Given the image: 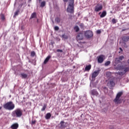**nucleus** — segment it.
<instances>
[{
	"mask_svg": "<svg viewBox=\"0 0 129 129\" xmlns=\"http://www.w3.org/2000/svg\"><path fill=\"white\" fill-rule=\"evenodd\" d=\"M39 3H41V2L42 1V0H38Z\"/></svg>",
	"mask_w": 129,
	"mask_h": 129,
	"instance_id": "79ce46f5",
	"label": "nucleus"
},
{
	"mask_svg": "<svg viewBox=\"0 0 129 129\" xmlns=\"http://www.w3.org/2000/svg\"><path fill=\"white\" fill-rule=\"evenodd\" d=\"M83 32L81 31L77 35L76 39L78 42H79V41H82V40H83Z\"/></svg>",
	"mask_w": 129,
	"mask_h": 129,
	"instance_id": "0eeeda50",
	"label": "nucleus"
},
{
	"mask_svg": "<svg viewBox=\"0 0 129 129\" xmlns=\"http://www.w3.org/2000/svg\"><path fill=\"white\" fill-rule=\"evenodd\" d=\"M50 59H51V55H48L44 60L43 62L44 64H47V63H48Z\"/></svg>",
	"mask_w": 129,
	"mask_h": 129,
	"instance_id": "4468645a",
	"label": "nucleus"
},
{
	"mask_svg": "<svg viewBox=\"0 0 129 129\" xmlns=\"http://www.w3.org/2000/svg\"><path fill=\"white\" fill-rule=\"evenodd\" d=\"M75 31L77 33L78 32H79L80 31V29L79 28V27L78 26H76L74 28Z\"/></svg>",
	"mask_w": 129,
	"mask_h": 129,
	"instance_id": "4be33fe9",
	"label": "nucleus"
},
{
	"mask_svg": "<svg viewBox=\"0 0 129 129\" xmlns=\"http://www.w3.org/2000/svg\"><path fill=\"white\" fill-rule=\"evenodd\" d=\"M112 22L113 24H116V20L115 19H113L112 20Z\"/></svg>",
	"mask_w": 129,
	"mask_h": 129,
	"instance_id": "473e14b6",
	"label": "nucleus"
},
{
	"mask_svg": "<svg viewBox=\"0 0 129 129\" xmlns=\"http://www.w3.org/2000/svg\"><path fill=\"white\" fill-rule=\"evenodd\" d=\"M110 64V61H107L105 63V66H108Z\"/></svg>",
	"mask_w": 129,
	"mask_h": 129,
	"instance_id": "c756f323",
	"label": "nucleus"
},
{
	"mask_svg": "<svg viewBox=\"0 0 129 129\" xmlns=\"http://www.w3.org/2000/svg\"><path fill=\"white\" fill-rule=\"evenodd\" d=\"M35 55H36V52H35V51H32L31 52V57H35Z\"/></svg>",
	"mask_w": 129,
	"mask_h": 129,
	"instance_id": "cd10ccee",
	"label": "nucleus"
},
{
	"mask_svg": "<svg viewBox=\"0 0 129 129\" xmlns=\"http://www.w3.org/2000/svg\"><path fill=\"white\" fill-rule=\"evenodd\" d=\"M13 117H21L23 115V110L20 108H17L12 112Z\"/></svg>",
	"mask_w": 129,
	"mask_h": 129,
	"instance_id": "7ed1b4c3",
	"label": "nucleus"
},
{
	"mask_svg": "<svg viewBox=\"0 0 129 129\" xmlns=\"http://www.w3.org/2000/svg\"><path fill=\"white\" fill-rule=\"evenodd\" d=\"M32 1V0H29V2H31Z\"/></svg>",
	"mask_w": 129,
	"mask_h": 129,
	"instance_id": "49530a36",
	"label": "nucleus"
},
{
	"mask_svg": "<svg viewBox=\"0 0 129 129\" xmlns=\"http://www.w3.org/2000/svg\"><path fill=\"white\" fill-rule=\"evenodd\" d=\"M54 30H55V31H58L59 30V27L55 26L54 27Z\"/></svg>",
	"mask_w": 129,
	"mask_h": 129,
	"instance_id": "2f4dec72",
	"label": "nucleus"
},
{
	"mask_svg": "<svg viewBox=\"0 0 129 129\" xmlns=\"http://www.w3.org/2000/svg\"><path fill=\"white\" fill-rule=\"evenodd\" d=\"M20 77L22 78V79H26L28 78V74L22 73L20 74Z\"/></svg>",
	"mask_w": 129,
	"mask_h": 129,
	"instance_id": "f8f14e48",
	"label": "nucleus"
},
{
	"mask_svg": "<svg viewBox=\"0 0 129 129\" xmlns=\"http://www.w3.org/2000/svg\"><path fill=\"white\" fill-rule=\"evenodd\" d=\"M31 123L32 124H35L36 123V120H32Z\"/></svg>",
	"mask_w": 129,
	"mask_h": 129,
	"instance_id": "4c0bfd02",
	"label": "nucleus"
},
{
	"mask_svg": "<svg viewBox=\"0 0 129 129\" xmlns=\"http://www.w3.org/2000/svg\"><path fill=\"white\" fill-rule=\"evenodd\" d=\"M82 115H83V114H82L81 115V117H82Z\"/></svg>",
	"mask_w": 129,
	"mask_h": 129,
	"instance_id": "a18cd8bd",
	"label": "nucleus"
},
{
	"mask_svg": "<svg viewBox=\"0 0 129 129\" xmlns=\"http://www.w3.org/2000/svg\"><path fill=\"white\" fill-rule=\"evenodd\" d=\"M60 21H61V19L59 17H56L55 19V21L56 22V23H57L58 24H59V23H60Z\"/></svg>",
	"mask_w": 129,
	"mask_h": 129,
	"instance_id": "5701e85b",
	"label": "nucleus"
},
{
	"mask_svg": "<svg viewBox=\"0 0 129 129\" xmlns=\"http://www.w3.org/2000/svg\"><path fill=\"white\" fill-rule=\"evenodd\" d=\"M45 6H46V2L45 1L41 2L40 7L41 8H44V7H45Z\"/></svg>",
	"mask_w": 129,
	"mask_h": 129,
	"instance_id": "b1692460",
	"label": "nucleus"
},
{
	"mask_svg": "<svg viewBox=\"0 0 129 129\" xmlns=\"http://www.w3.org/2000/svg\"><path fill=\"white\" fill-rule=\"evenodd\" d=\"M104 60V55H100L98 56V63H102Z\"/></svg>",
	"mask_w": 129,
	"mask_h": 129,
	"instance_id": "1a4fd4ad",
	"label": "nucleus"
},
{
	"mask_svg": "<svg viewBox=\"0 0 129 129\" xmlns=\"http://www.w3.org/2000/svg\"><path fill=\"white\" fill-rule=\"evenodd\" d=\"M18 127H19V124L18 123H15L11 126V128L12 129H18Z\"/></svg>",
	"mask_w": 129,
	"mask_h": 129,
	"instance_id": "ddd939ff",
	"label": "nucleus"
},
{
	"mask_svg": "<svg viewBox=\"0 0 129 129\" xmlns=\"http://www.w3.org/2000/svg\"><path fill=\"white\" fill-rule=\"evenodd\" d=\"M21 1H23V0H21Z\"/></svg>",
	"mask_w": 129,
	"mask_h": 129,
	"instance_id": "09e8293b",
	"label": "nucleus"
},
{
	"mask_svg": "<svg viewBox=\"0 0 129 129\" xmlns=\"http://www.w3.org/2000/svg\"><path fill=\"white\" fill-rule=\"evenodd\" d=\"M97 34H101V31H100V30H98L96 31Z\"/></svg>",
	"mask_w": 129,
	"mask_h": 129,
	"instance_id": "e433bc0d",
	"label": "nucleus"
},
{
	"mask_svg": "<svg viewBox=\"0 0 129 129\" xmlns=\"http://www.w3.org/2000/svg\"><path fill=\"white\" fill-rule=\"evenodd\" d=\"M60 128H65V127H66V126L65 125V122H64V121H61L60 122Z\"/></svg>",
	"mask_w": 129,
	"mask_h": 129,
	"instance_id": "2eb2a0df",
	"label": "nucleus"
},
{
	"mask_svg": "<svg viewBox=\"0 0 129 129\" xmlns=\"http://www.w3.org/2000/svg\"><path fill=\"white\" fill-rule=\"evenodd\" d=\"M121 95H122V92H118L116 95L115 99L114 100V102L116 103H119V101H120L119 98H120V96H121Z\"/></svg>",
	"mask_w": 129,
	"mask_h": 129,
	"instance_id": "6e6552de",
	"label": "nucleus"
},
{
	"mask_svg": "<svg viewBox=\"0 0 129 129\" xmlns=\"http://www.w3.org/2000/svg\"><path fill=\"white\" fill-rule=\"evenodd\" d=\"M64 3H67L68 2V0H63Z\"/></svg>",
	"mask_w": 129,
	"mask_h": 129,
	"instance_id": "a19ab883",
	"label": "nucleus"
},
{
	"mask_svg": "<svg viewBox=\"0 0 129 129\" xmlns=\"http://www.w3.org/2000/svg\"><path fill=\"white\" fill-rule=\"evenodd\" d=\"M51 115L50 113H47L45 115L46 119H50L51 118Z\"/></svg>",
	"mask_w": 129,
	"mask_h": 129,
	"instance_id": "aec40b11",
	"label": "nucleus"
},
{
	"mask_svg": "<svg viewBox=\"0 0 129 129\" xmlns=\"http://www.w3.org/2000/svg\"><path fill=\"white\" fill-rule=\"evenodd\" d=\"M100 72V70H98L97 71H95L92 74V81H94L95 80V78L98 76V74Z\"/></svg>",
	"mask_w": 129,
	"mask_h": 129,
	"instance_id": "39448f33",
	"label": "nucleus"
},
{
	"mask_svg": "<svg viewBox=\"0 0 129 129\" xmlns=\"http://www.w3.org/2000/svg\"><path fill=\"white\" fill-rule=\"evenodd\" d=\"M122 40L124 42H128L129 40V36H124L122 37Z\"/></svg>",
	"mask_w": 129,
	"mask_h": 129,
	"instance_id": "f3484780",
	"label": "nucleus"
},
{
	"mask_svg": "<svg viewBox=\"0 0 129 129\" xmlns=\"http://www.w3.org/2000/svg\"><path fill=\"white\" fill-rule=\"evenodd\" d=\"M90 69H91V64L87 65L85 68V71H90Z\"/></svg>",
	"mask_w": 129,
	"mask_h": 129,
	"instance_id": "dca6fc26",
	"label": "nucleus"
},
{
	"mask_svg": "<svg viewBox=\"0 0 129 129\" xmlns=\"http://www.w3.org/2000/svg\"><path fill=\"white\" fill-rule=\"evenodd\" d=\"M115 63H120V59L118 58V57H117L115 58Z\"/></svg>",
	"mask_w": 129,
	"mask_h": 129,
	"instance_id": "393cba45",
	"label": "nucleus"
},
{
	"mask_svg": "<svg viewBox=\"0 0 129 129\" xmlns=\"http://www.w3.org/2000/svg\"><path fill=\"white\" fill-rule=\"evenodd\" d=\"M106 16V11H104L102 12L101 15L100 16V18H104Z\"/></svg>",
	"mask_w": 129,
	"mask_h": 129,
	"instance_id": "412c9836",
	"label": "nucleus"
},
{
	"mask_svg": "<svg viewBox=\"0 0 129 129\" xmlns=\"http://www.w3.org/2000/svg\"><path fill=\"white\" fill-rule=\"evenodd\" d=\"M90 93L91 95H95V96H97L98 95V92L95 89H93L90 91Z\"/></svg>",
	"mask_w": 129,
	"mask_h": 129,
	"instance_id": "9d476101",
	"label": "nucleus"
},
{
	"mask_svg": "<svg viewBox=\"0 0 129 129\" xmlns=\"http://www.w3.org/2000/svg\"><path fill=\"white\" fill-rule=\"evenodd\" d=\"M100 14H101V12H100V13H99V15H100Z\"/></svg>",
	"mask_w": 129,
	"mask_h": 129,
	"instance_id": "c03bdc74",
	"label": "nucleus"
},
{
	"mask_svg": "<svg viewBox=\"0 0 129 129\" xmlns=\"http://www.w3.org/2000/svg\"><path fill=\"white\" fill-rule=\"evenodd\" d=\"M102 6L101 5L100 6H96L95 7V12H99L100 11H101L102 10Z\"/></svg>",
	"mask_w": 129,
	"mask_h": 129,
	"instance_id": "9b49d317",
	"label": "nucleus"
},
{
	"mask_svg": "<svg viewBox=\"0 0 129 129\" xmlns=\"http://www.w3.org/2000/svg\"><path fill=\"white\" fill-rule=\"evenodd\" d=\"M108 84L111 87H113L114 85H115V84L114 83V82L113 81H110L108 83Z\"/></svg>",
	"mask_w": 129,
	"mask_h": 129,
	"instance_id": "a211bd4d",
	"label": "nucleus"
},
{
	"mask_svg": "<svg viewBox=\"0 0 129 129\" xmlns=\"http://www.w3.org/2000/svg\"><path fill=\"white\" fill-rule=\"evenodd\" d=\"M84 34H85V36L87 39H89L91 38V37H93V33L92 32V31L90 30H88L85 31Z\"/></svg>",
	"mask_w": 129,
	"mask_h": 129,
	"instance_id": "423d86ee",
	"label": "nucleus"
},
{
	"mask_svg": "<svg viewBox=\"0 0 129 129\" xmlns=\"http://www.w3.org/2000/svg\"><path fill=\"white\" fill-rule=\"evenodd\" d=\"M119 50L121 51V52H122V48H121V47H119Z\"/></svg>",
	"mask_w": 129,
	"mask_h": 129,
	"instance_id": "58836bf2",
	"label": "nucleus"
},
{
	"mask_svg": "<svg viewBox=\"0 0 129 129\" xmlns=\"http://www.w3.org/2000/svg\"><path fill=\"white\" fill-rule=\"evenodd\" d=\"M80 28L81 29H83V27H84V25H83V23H81L80 25H79Z\"/></svg>",
	"mask_w": 129,
	"mask_h": 129,
	"instance_id": "72a5a7b5",
	"label": "nucleus"
},
{
	"mask_svg": "<svg viewBox=\"0 0 129 129\" xmlns=\"http://www.w3.org/2000/svg\"><path fill=\"white\" fill-rule=\"evenodd\" d=\"M46 107H47V105L44 104L43 105V107H42V108L41 109V111H44L45 109H46Z\"/></svg>",
	"mask_w": 129,
	"mask_h": 129,
	"instance_id": "a878e982",
	"label": "nucleus"
},
{
	"mask_svg": "<svg viewBox=\"0 0 129 129\" xmlns=\"http://www.w3.org/2000/svg\"><path fill=\"white\" fill-rule=\"evenodd\" d=\"M35 18H37V13L36 12H34L31 14L30 19H34Z\"/></svg>",
	"mask_w": 129,
	"mask_h": 129,
	"instance_id": "6ab92c4d",
	"label": "nucleus"
},
{
	"mask_svg": "<svg viewBox=\"0 0 129 129\" xmlns=\"http://www.w3.org/2000/svg\"><path fill=\"white\" fill-rule=\"evenodd\" d=\"M116 68L117 70L122 71L121 72L118 73V75H120V76H122V75H124L125 73L127 72V71H128L129 70L128 68H125V66L120 64H118Z\"/></svg>",
	"mask_w": 129,
	"mask_h": 129,
	"instance_id": "f257e3e1",
	"label": "nucleus"
},
{
	"mask_svg": "<svg viewBox=\"0 0 129 129\" xmlns=\"http://www.w3.org/2000/svg\"><path fill=\"white\" fill-rule=\"evenodd\" d=\"M119 53H120V51H119Z\"/></svg>",
	"mask_w": 129,
	"mask_h": 129,
	"instance_id": "de8ad7c7",
	"label": "nucleus"
},
{
	"mask_svg": "<svg viewBox=\"0 0 129 129\" xmlns=\"http://www.w3.org/2000/svg\"><path fill=\"white\" fill-rule=\"evenodd\" d=\"M3 107L7 110H13L15 108V104L13 101H9L3 105Z\"/></svg>",
	"mask_w": 129,
	"mask_h": 129,
	"instance_id": "f03ea898",
	"label": "nucleus"
},
{
	"mask_svg": "<svg viewBox=\"0 0 129 129\" xmlns=\"http://www.w3.org/2000/svg\"><path fill=\"white\" fill-rule=\"evenodd\" d=\"M2 108H3V107H0V110H1V109H2Z\"/></svg>",
	"mask_w": 129,
	"mask_h": 129,
	"instance_id": "37998d69",
	"label": "nucleus"
},
{
	"mask_svg": "<svg viewBox=\"0 0 129 129\" xmlns=\"http://www.w3.org/2000/svg\"><path fill=\"white\" fill-rule=\"evenodd\" d=\"M56 52L62 53L63 52V50L62 49H57Z\"/></svg>",
	"mask_w": 129,
	"mask_h": 129,
	"instance_id": "f704fd0d",
	"label": "nucleus"
},
{
	"mask_svg": "<svg viewBox=\"0 0 129 129\" xmlns=\"http://www.w3.org/2000/svg\"><path fill=\"white\" fill-rule=\"evenodd\" d=\"M57 41H60V38L59 37H56Z\"/></svg>",
	"mask_w": 129,
	"mask_h": 129,
	"instance_id": "ea45409f",
	"label": "nucleus"
},
{
	"mask_svg": "<svg viewBox=\"0 0 129 129\" xmlns=\"http://www.w3.org/2000/svg\"><path fill=\"white\" fill-rule=\"evenodd\" d=\"M118 58H119V60L121 61V60H123V59H124V56H123V55H121L119 56Z\"/></svg>",
	"mask_w": 129,
	"mask_h": 129,
	"instance_id": "c85d7f7f",
	"label": "nucleus"
},
{
	"mask_svg": "<svg viewBox=\"0 0 129 129\" xmlns=\"http://www.w3.org/2000/svg\"><path fill=\"white\" fill-rule=\"evenodd\" d=\"M74 0H71L68 9L67 10L68 13H70V14H73L74 13Z\"/></svg>",
	"mask_w": 129,
	"mask_h": 129,
	"instance_id": "20e7f679",
	"label": "nucleus"
},
{
	"mask_svg": "<svg viewBox=\"0 0 129 129\" xmlns=\"http://www.w3.org/2000/svg\"><path fill=\"white\" fill-rule=\"evenodd\" d=\"M62 38H63V39H68V36L65 34H63L62 35Z\"/></svg>",
	"mask_w": 129,
	"mask_h": 129,
	"instance_id": "7c9ffc66",
	"label": "nucleus"
},
{
	"mask_svg": "<svg viewBox=\"0 0 129 129\" xmlns=\"http://www.w3.org/2000/svg\"><path fill=\"white\" fill-rule=\"evenodd\" d=\"M20 13V10H17L15 13L14 17H16V16H18L19 15V13Z\"/></svg>",
	"mask_w": 129,
	"mask_h": 129,
	"instance_id": "bb28decb",
	"label": "nucleus"
},
{
	"mask_svg": "<svg viewBox=\"0 0 129 129\" xmlns=\"http://www.w3.org/2000/svg\"><path fill=\"white\" fill-rule=\"evenodd\" d=\"M1 19H2V20H5V15H4V14H2V15H1Z\"/></svg>",
	"mask_w": 129,
	"mask_h": 129,
	"instance_id": "c9c22d12",
	"label": "nucleus"
}]
</instances>
